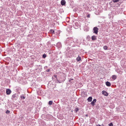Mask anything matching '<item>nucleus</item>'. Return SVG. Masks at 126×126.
<instances>
[{
  "mask_svg": "<svg viewBox=\"0 0 126 126\" xmlns=\"http://www.w3.org/2000/svg\"><path fill=\"white\" fill-rule=\"evenodd\" d=\"M66 43L69 45H71V44L74 42L73 39L72 38H68L66 41Z\"/></svg>",
  "mask_w": 126,
  "mask_h": 126,
  "instance_id": "f257e3e1",
  "label": "nucleus"
},
{
  "mask_svg": "<svg viewBox=\"0 0 126 126\" xmlns=\"http://www.w3.org/2000/svg\"><path fill=\"white\" fill-rule=\"evenodd\" d=\"M18 95L16 94H14L12 96V99L13 100H16L17 99Z\"/></svg>",
  "mask_w": 126,
  "mask_h": 126,
  "instance_id": "f03ea898",
  "label": "nucleus"
},
{
  "mask_svg": "<svg viewBox=\"0 0 126 126\" xmlns=\"http://www.w3.org/2000/svg\"><path fill=\"white\" fill-rule=\"evenodd\" d=\"M98 29L96 27L94 28L93 30L94 31L93 33L95 34H97L98 32Z\"/></svg>",
  "mask_w": 126,
  "mask_h": 126,
  "instance_id": "7ed1b4c3",
  "label": "nucleus"
},
{
  "mask_svg": "<svg viewBox=\"0 0 126 126\" xmlns=\"http://www.w3.org/2000/svg\"><path fill=\"white\" fill-rule=\"evenodd\" d=\"M96 99H93V101H92L90 104L93 106H94L95 105V103L96 102Z\"/></svg>",
  "mask_w": 126,
  "mask_h": 126,
  "instance_id": "20e7f679",
  "label": "nucleus"
},
{
  "mask_svg": "<svg viewBox=\"0 0 126 126\" xmlns=\"http://www.w3.org/2000/svg\"><path fill=\"white\" fill-rule=\"evenodd\" d=\"M102 94L106 96H108V94L106 91H102Z\"/></svg>",
  "mask_w": 126,
  "mask_h": 126,
  "instance_id": "39448f33",
  "label": "nucleus"
},
{
  "mask_svg": "<svg viewBox=\"0 0 126 126\" xmlns=\"http://www.w3.org/2000/svg\"><path fill=\"white\" fill-rule=\"evenodd\" d=\"M79 26L78 23V22H76L75 23V25H74V27L76 29Z\"/></svg>",
  "mask_w": 126,
  "mask_h": 126,
  "instance_id": "423d86ee",
  "label": "nucleus"
},
{
  "mask_svg": "<svg viewBox=\"0 0 126 126\" xmlns=\"http://www.w3.org/2000/svg\"><path fill=\"white\" fill-rule=\"evenodd\" d=\"M11 92V90L9 89H7L6 90V93L7 94L9 95Z\"/></svg>",
  "mask_w": 126,
  "mask_h": 126,
  "instance_id": "0eeeda50",
  "label": "nucleus"
},
{
  "mask_svg": "<svg viewBox=\"0 0 126 126\" xmlns=\"http://www.w3.org/2000/svg\"><path fill=\"white\" fill-rule=\"evenodd\" d=\"M66 3V1L64 0H62L61 1V4L62 5H64Z\"/></svg>",
  "mask_w": 126,
  "mask_h": 126,
  "instance_id": "6e6552de",
  "label": "nucleus"
},
{
  "mask_svg": "<svg viewBox=\"0 0 126 126\" xmlns=\"http://www.w3.org/2000/svg\"><path fill=\"white\" fill-rule=\"evenodd\" d=\"M20 97L21 99H24L25 98V95L24 94H22L21 95Z\"/></svg>",
  "mask_w": 126,
  "mask_h": 126,
  "instance_id": "1a4fd4ad",
  "label": "nucleus"
},
{
  "mask_svg": "<svg viewBox=\"0 0 126 126\" xmlns=\"http://www.w3.org/2000/svg\"><path fill=\"white\" fill-rule=\"evenodd\" d=\"M106 85L108 86H110L111 85L110 83L108 81H107L106 83Z\"/></svg>",
  "mask_w": 126,
  "mask_h": 126,
  "instance_id": "9d476101",
  "label": "nucleus"
},
{
  "mask_svg": "<svg viewBox=\"0 0 126 126\" xmlns=\"http://www.w3.org/2000/svg\"><path fill=\"white\" fill-rule=\"evenodd\" d=\"M92 99V96H90L88 98L87 100L88 102H91Z\"/></svg>",
  "mask_w": 126,
  "mask_h": 126,
  "instance_id": "9b49d317",
  "label": "nucleus"
},
{
  "mask_svg": "<svg viewBox=\"0 0 126 126\" xmlns=\"http://www.w3.org/2000/svg\"><path fill=\"white\" fill-rule=\"evenodd\" d=\"M92 39L93 40H96V36L94 35H93L92 37H91Z\"/></svg>",
  "mask_w": 126,
  "mask_h": 126,
  "instance_id": "f8f14e48",
  "label": "nucleus"
},
{
  "mask_svg": "<svg viewBox=\"0 0 126 126\" xmlns=\"http://www.w3.org/2000/svg\"><path fill=\"white\" fill-rule=\"evenodd\" d=\"M76 60L78 61H79L81 60V58L79 57V56H78V57H77Z\"/></svg>",
  "mask_w": 126,
  "mask_h": 126,
  "instance_id": "ddd939ff",
  "label": "nucleus"
},
{
  "mask_svg": "<svg viewBox=\"0 0 126 126\" xmlns=\"http://www.w3.org/2000/svg\"><path fill=\"white\" fill-rule=\"evenodd\" d=\"M112 78L114 80L116 78V76L115 75H113L112 76Z\"/></svg>",
  "mask_w": 126,
  "mask_h": 126,
  "instance_id": "4468645a",
  "label": "nucleus"
},
{
  "mask_svg": "<svg viewBox=\"0 0 126 126\" xmlns=\"http://www.w3.org/2000/svg\"><path fill=\"white\" fill-rule=\"evenodd\" d=\"M50 33H51L52 34H54V31L53 30L51 29L50 31Z\"/></svg>",
  "mask_w": 126,
  "mask_h": 126,
  "instance_id": "2eb2a0df",
  "label": "nucleus"
},
{
  "mask_svg": "<svg viewBox=\"0 0 126 126\" xmlns=\"http://www.w3.org/2000/svg\"><path fill=\"white\" fill-rule=\"evenodd\" d=\"M103 48L105 50H106L108 49V47L106 46H105L103 47Z\"/></svg>",
  "mask_w": 126,
  "mask_h": 126,
  "instance_id": "dca6fc26",
  "label": "nucleus"
},
{
  "mask_svg": "<svg viewBox=\"0 0 126 126\" xmlns=\"http://www.w3.org/2000/svg\"><path fill=\"white\" fill-rule=\"evenodd\" d=\"M52 101H49V102L48 104L49 105H51L52 104Z\"/></svg>",
  "mask_w": 126,
  "mask_h": 126,
  "instance_id": "f3484780",
  "label": "nucleus"
},
{
  "mask_svg": "<svg viewBox=\"0 0 126 126\" xmlns=\"http://www.w3.org/2000/svg\"><path fill=\"white\" fill-rule=\"evenodd\" d=\"M47 56V55L46 54H44L43 55L42 57L44 58H45Z\"/></svg>",
  "mask_w": 126,
  "mask_h": 126,
  "instance_id": "a211bd4d",
  "label": "nucleus"
},
{
  "mask_svg": "<svg viewBox=\"0 0 126 126\" xmlns=\"http://www.w3.org/2000/svg\"><path fill=\"white\" fill-rule=\"evenodd\" d=\"M78 110H79L78 108H77L75 110V111L76 112H77Z\"/></svg>",
  "mask_w": 126,
  "mask_h": 126,
  "instance_id": "6ab92c4d",
  "label": "nucleus"
},
{
  "mask_svg": "<svg viewBox=\"0 0 126 126\" xmlns=\"http://www.w3.org/2000/svg\"><path fill=\"white\" fill-rule=\"evenodd\" d=\"M109 126H113V124L112 123H110L108 124Z\"/></svg>",
  "mask_w": 126,
  "mask_h": 126,
  "instance_id": "aec40b11",
  "label": "nucleus"
},
{
  "mask_svg": "<svg viewBox=\"0 0 126 126\" xmlns=\"http://www.w3.org/2000/svg\"><path fill=\"white\" fill-rule=\"evenodd\" d=\"M112 1L114 2H116L119 1V0H112Z\"/></svg>",
  "mask_w": 126,
  "mask_h": 126,
  "instance_id": "412c9836",
  "label": "nucleus"
},
{
  "mask_svg": "<svg viewBox=\"0 0 126 126\" xmlns=\"http://www.w3.org/2000/svg\"><path fill=\"white\" fill-rule=\"evenodd\" d=\"M51 68H50V69H48L47 70H46V72H49V71H50V69H51Z\"/></svg>",
  "mask_w": 126,
  "mask_h": 126,
  "instance_id": "4be33fe9",
  "label": "nucleus"
},
{
  "mask_svg": "<svg viewBox=\"0 0 126 126\" xmlns=\"http://www.w3.org/2000/svg\"><path fill=\"white\" fill-rule=\"evenodd\" d=\"M10 112V111L8 110H7L6 112V113L7 114H9Z\"/></svg>",
  "mask_w": 126,
  "mask_h": 126,
  "instance_id": "5701e85b",
  "label": "nucleus"
},
{
  "mask_svg": "<svg viewBox=\"0 0 126 126\" xmlns=\"http://www.w3.org/2000/svg\"><path fill=\"white\" fill-rule=\"evenodd\" d=\"M57 83H61V82L59 80H57Z\"/></svg>",
  "mask_w": 126,
  "mask_h": 126,
  "instance_id": "b1692460",
  "label": "nucleus"
},
{
  "mask_svg": "<svg viewBox=\"0 0 126 126\" xmlns=\"http://www.w3.org/2000/svg\"><path fill=\"white\" fill-rule=\"evenodd\" d=\"M54 77L57 79V76L56 75H54Z\"/></svg>",
  "mask_w": 126,
  "mask_h": 126,
  "instance_id": "393cba45",
  "label": "nucleus"
},
{
  "mask_svg": "<svg viewBox=\"0 0 126 126\" xmlns=\"http://www.w3.org/2000/svg\"><path fill=\"white\" fill-rule=\"evenodd\" d=\"M87 17H88V18H89L90 17V15L89 14L88 15H87Z\"/></svg>",
  "mask_w": 126,
  "mask_h": 126,
  "instance_id": "a878e982",
  "label": "nucleus"
},
{
  "mask_svg": "<svg viewBox=\"0 0 126 126\" xmlns=\"http://www.w3.org/2000/svg\"><path fill=\"white\" fill-rule=\"evenodd\" d=\"M71 80L70 79L69 80V82L70 83H71Z\"/></svg>",
  "mask_w": 126,
  "mask_h": 126,
  "instance_id": "bb28decb",
  "label": "nucleus"
},
{
  "mask_svg": "<svg viewBox=\"0 0 126 126\" xmlns=\"http://www.w3.org/2000/svg\"><path fill=\"white\" fill-rule=\"evenodd\" d=\"M85 116L87 117H88V114H86L85 115Z\"/></svg>",
  "mask_w": 126,
  "mask_h": 126,
  "instance_id": "cd10ccee",
  "label": "nucleus"
},
{
  "mask_svg": "<svg viewBox=\"0 0 126 126\" xmlns=\"http://www.w3.org/2000/svg\"><path fill=\"white\" fill-rule=\"evenodd\" d=\"M46 67V68H47L48 67H47V66H45V67L44 68H45Z\"/></svg>",
  "mask_w": 126,
  "mask_h": 126,
  "instance_id": "c85d7f7f",
  "label": "nucleus"
},
{
  "mask_svg": "<svg viewBox=\"0 0 126 126\" xmlns=\"http://www.w3.org/2000/svg\"><path fill=\"white\" fill-rule=\"evenodd\" d=\"M70 79L71 80H73V79Z\"/></svg>",
  "mask_w": 126,
  "mask_h": 126,
  "instance_id": "c756f323",
  "label": "nucleus"
},
{
  "mask_svg": "<svg viewBox=\"0 0 126 126\" xmlns=\"http://www.w3.org/2000/svg\"><path fill=\"white\" fill-rule=\"evenodd\" d=\"M101 126L100 125L98 126Z\"/></svg>",
  "mask_w": 126,
  "mask_h": 126,
  "instance_id": "7c9ffc66",
  "label": "nucleus"
}]
</instances>
